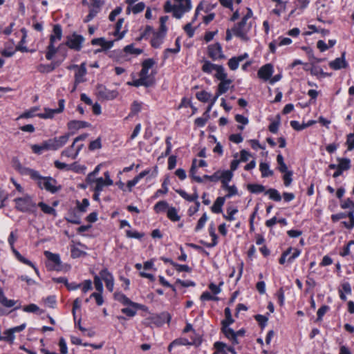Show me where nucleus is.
Listing matches in <instances>:
<instances>
[{"label": "nucleus", "mask_w": 354, "mask_h": 354, "mask_svg": "<svg viewBox=\"0 0 354 354\" xmlns=\"http://www.w3.org/2000/svg\"><path fill=\"white\" fill-rule=\"evenodd\" d=\"M21 173L29 176L34 180L39 188L44 189L50 193H56L61 189V186L57 184L55 179L52 177L41 176L39 173L30 168H21Z\"/></svg>", "instance_id": "nucleus-1"}, {"label": "nucleus", "mask_w": 354, "mask_h": 354, "mask_svg": "<svg viewBox=\"0 0 354 354\" xmlns=\"http://www.w3.org/2000/svg\"><path fill=\"white\" fill-rule=\"evenodd\" d=\"M191 0H174L172 4L169 0H167L164 6V10L166 12H172L173 16L176 19H180L183 15L192 9Z\"/></svg>", "instance_id": "nucleus-2"}, {"label": "nucleus", "mask_w": 354, "mask_h": 354, "mask_svg": "<svg viewBox=\"0 0 354 354\" xmlns=\"http://www.w3.org/2000/svg\"><path fill=\"white\" fill-rule=\"evenodd\" d=\"M252 17V11L247 8V13L243 17L241 21L232 28L234 35L241 38L243 40H248L247 33L251 28V24L248 20Z\"/></svg>", "instance_id": "nucleus-3"}, {"label": "nucleus", "mask_w": 354, "mask_h": 354, "mask_svg": "<svg viewBox=\"0 0 354 354\" xmlns=\"http://www.w3.org/2000/svg\"><path fill=\"white\" fill-rule=\"evenodd\" d=\"M16 209L21 212L35 213L36 212V204L29 196L17 198L14 200Z\"/></svg>", "instance_id": "nucleus-4"}, {"label": "nucleus", "mask_w": 354, "mask_h": 354, "mask_svg": "<svg viewBox=\"0 0 354 354\" xmlns=\"http://www.w3.org/2000/svg\"><path fill=\"white\" fill-rule=\"evenodd\" d=\"M17 236L14 234V232H11L9 238H8V243L11 246L12 250L13 253L15 254L16 258L21 263L26 264L30 267H32L35 272L39 274V272L37 268L35 266V265L28 259L24 257L15 248H14V243L17 240Z\"/></svg>", "instance_id": "nucleus-5"}, {"label": "nucleus", "mask_w": 354, "mask_h": 354, "mask_svg": "<svg viewBox=\"0 0 354 354\" xmlns=\"http://www.w3.org/2000/svg\"><path fill=\"white\" fill-rule=\"evenodd\" d=\"M155 62L152 59H145L142 64V69L140 72V77L144 78L146 82H150L152 85L154 82L153 76L149 74V69L154 65Z\"/></svg>", "instance_id": "nucleus-6"}, {"label": "nucleus", "mask_w": 354, "mask_h": 354, "mask_svg": "<svg viewBox=\"0 0 354 354\" xmlns=\"http://www.w3.org/2000/svg\"><path fill=\"white\" fill-rule=\"evenodd\" d=\"M84 41L83 36L74 33L67 37L66 45L71 49L79 51L82 48Z\"/></svg>", "instance_id": "nucleus-7"}, {"label": "nucleus", "mask_w": 354, "mask_h": 354, "mask_svg": "<svg viewBox=\"0 0 354 354\" xmlns=\"http://www.w3.org/2000/svg\"><path fill=\"white\" fill-rule=\"evenodd\" d=\"M208 55L214 60L225 58L222 51V47L219 43H216L208 46Z\"/></svg>", "instance_id": "nucleus-8"}, {"label": "nucleus", "mask_w": 354, "mask_h": 354, "mask_svg": "<svg viewBox=\"0 0 354 354\" xmlns=\"http://www.w3.org/2000/svg\"><path fill=\"white\" fill-rule=\"evenodd\" d=\"M75 144L76 142L73 141L69 147L63 150L61 153L62 156H66L71 158L72 159H75L83 147L82 144L77 145V147H75Z\"/></svg>", "instance_id": "nucleus-9"}, {"label": "nucleus", "mask_w": 354, "mask_h": 354, "mask_svg": "<svg viewBox=\"0 0 354 354\" xmlns=\"http://www.w3.org/2000/svg\"><path fill=\"white\" fill-rule=\"evenodd\" d=\"M339 164L337 165V169L333 174V178H337L342 174L344 171L348 170L351 167V160L348 158H337Z\"/></svg>", "instance_id": "nucleus-10"}, {"label": "nucleus", "mask_w": 354, "mask_h": 354, "mask_svg": "<svg viewBox=\"0 0 354 354\" xmlns=\"http://www.w3.org/2000/svg\"><path fill=\"white\" fill-rule=\"evenodd\" d=\"M65 101L63 99L59 100V108L55 109H45V113H41L39 116L41 118H52L55 114L59 113L64 109Z\"/></svg>", "instance_id": "nucleus-11"}, {"label": "nucleus", "mask_w": 354, "mask_h": 354, "mask_svg": "<svg viewBox=\"0 0 354 354\" xmlns=\"http://www.w3.org/2000/svg\"><path fill=\"white\" fill-rule=\"evenodd\" d=\"M100 276L105 282L106 288L110 292H112L114 287V278L111 273H110L107 269H103L100 272Z\"/></svg>", "instance_id": "nucleus-12"}, {"label": "nucleus", "mask_w": 354, "mask_h": 354, "mask_svg": "<svg viewBox=\"0 0 354 354\" xmlns=\"http://www.w3.org/2000/svg\"><path fill=\"white\" fill-rule=\"evenodd\" d=\"M273 73V66L270 64H267L262 67L258 71V76L259 78L267 81L270 79Z\"/></svg>", "instance_id": "nucleus-13"}, {"label": "nucleus", "mask_w": 354, "mask_h": 354, "mask_svg": "<svg viewBox=\"0 0 354 354\" xmlns=\"http://www.w3.org/2000/svg\"><path fill=\"white\" fill-rule=\"evenodd\" d=\"M329 66L333 70H339L348 66V63L345 59V53H343L341 57L336 58L335 60L329 62Z\"/></svg>", "instance_id": "nucleus-14"}, {"label": "nucleus", "mask_w": 354, "mask_h": 354, "mask_svg": "<svg viewBox=\"0 0 354 354\" xmlns=\"http://www.w3.org/2000/svg\"><path fill=\"white\" fill-rule=\"evenodd\" d=\"M73 68H76V72L75 74V83L79 84L84 82V77L86 74V64L83 62L80 66H74Z\"/></svg>", "instance_id": "nucleus-15"}, {"label": "nucleus", "mask_w": 354, "mask_h": 354, "mask_svg": "<svg viewBox=\"0 0 354 354\" xmlns=\"http://www.w3.org/2000/svg\"><path fill=\"white\" fill-rule=\"evenodd\" d=\"M222 325V330L225 336L227 339H229L232 342L233 344H238L239 340L238 338H236L235 331L229 327L230 324H224Z\"/></svg>", "instance_id": "nucleus-16"}, {"label": "nucleus", "mask_w": 354, "mask_h": 354, "mask_svg": "<svg viewBox=\"0 0 354 354\" xmlns=\"http://www.w3.org/2000/svg\"><path fill=\"white\" fill-rule=\"evenodd\" d=\"M91 127V124L82 120H71L67 124L69 130H78L83 128Z\"/></svg>", "instance_id": "nucleus-17"}, {"label": "nucleus", "mask_w": 354, "mask_h": 354, "mask_svg": "<svg viewBox=\"0 0 354 354\" xmlns=\"http://www.w3.org/2000/svg\"><path fill=\"white\" fill-rule=\"evenodd\" d=\"M95 182V183L92 187L95 192H102L104 187L113 185V180L111 179H109L108 181H106L102 177L97 178Z\"/></svg>", "instance_id": "nucleus-18"}, {"label": "nucleus", "mask_w": 354, "mask_h": 354, "mask_svg": "<svg viewBox=\"0 0 354 354\" xmlns=\"http://www.w3.org/2000/svg\"><path fill=\"white\" fill-rule=\"evenodd\" d=\"M176 192L184 199L189 202H196L198 201V194L196 188H194V193L189 195L183 189H176Z\"/></svg>", "instance_id": "nucleus-19"}, {"label": "nucleus", "mask_w": 354, "mask_h": 354, "mask_svg": "<svg viewBox=\"0 0 354 354\" xmlns=\"http://www.w3.org/2000/svg\"><path fill=\"white\" fill-rule=\"evenodd\" d=\"M114 299L122 304L124 306L132 305L133 306H138V304L131 301L126 295L122 292H115L113 295Z\"/></svg>", "instance_id": "nucleus-20"}, {"label": "nucleus", "mask_w": 354, "mask_h": 354, "mask_svg": "<svg viewBox=\"0 0 354 354\" xmlns=\"http://www.w3.org/2000/svg\"><path fill=\"white\" fill-rule=\"evenodd\" d=\"M113 41H106L104 38H96L91 41L93 45L100 46L104 50H108L113 46Z\"/></svg>", "instance_id": "nucleus-21"}, {"label": "nucleus", "mask_w": 354, "mask_h": 354, "mask_svg": "<svg viewBox=\"0 0 354 354\" xmlns=\"http://www.w3.org/2000/svg\"><path fill=\"white\" fill-rule=\"evenodd\" d=\"M165 35L162 32H153L151 40V46L154 48H159L163 41Z\"/></svg>", "instance_id": "nucleus-22"}, {"label": "nucleus", "mask_w": 354, "mask_h": 354, "mask_svg": "<svg viewBox=\"0 0 354 354\" xmlns=\"http://www.w3.org/2000/svg\"><path fill=\"white\" fill-rule=\"evenodd\" d=\"M70 138V133H66L59 137L53 138L56 150L64 146Z\"/></svg>", "instance_id": "nucleus-23"}, {"label": "nucleus", "mask_w": 354, "mask_h": 354, "mask_svg": "<svg viewBox=\"0 0 354 354\" xmlns=\"http://www.w3.org/2000/svg\"><path fill=\"white\" fill-rule=\"evenodd\" d=\"M62 36V27L59 24H56L53 27V34L50 35V42L54 43L57 40H60Z\"/></svg>", "instance_id": "nucleus-24"}, {"label": "nucleus", "mask_w": 354, "mask_h": 354, "mask_svg": "<svg viewBox=\"0 0 354 354\" xmlns=\"http://www.w3.org/2000/svg\"><path fill=\"white\" fill-rule=\"evenodd\" d=\"M225 201V197H218L211 207L212 211L216 214L222 212V206L224 205Z\"/></svg>", "instance_id": "nucleus-25"}, {"label": "nucleus", "mask_w": 354, "mask_h": 354, "mask_svg": "<svg viewBox=\"0 0 354 354\" xmlns=\"http://www.w3.org/2000/svg\"><path fill=\"white\" fill-rule=\"evenodd\" d=\"M232 84V80L230 79H226L224 80H221V82L218 85L217 91L218 95H222L226 93L230 84Z\"/></svg>", "instance_id": "nucleus-26"}, {"label": "nucleus", "mask_w": 354, "mask_h": 354, "mask_svg": "<svg viewBox=\"0 0 354 354\" xmlns=\"http://www.w3.org/2000/svg\"><path fill=\"white\" fill-rule=\"evenodd\" d=\"M259 170L261 172V176L268 177L272 176L273 171L270 169V166L266 162H261L259 165Z\"/></svg>", "instance_id": "nucleus-27"}, {"label": "nucleus", "mask_w": 354, "mask_h": 354, "mask_svg": "<svg viewBox=\"0 0 354 354\" xmlns=\"http://www.w3.org/2000/svg\"><path fill=\"white\" fill-rule=\"evenodd\" d=\"M128 306L121 310L122 313L129 317H133L136 315L137 310L140 308V305L138 304V306H133L132 305H127Z\"/></svg>", "instance_id": "nucleus-28"}, {"label": "nucleus", "mask_w": 354, "mask_h": 354, "mask_svg": "<svg viewBox=\"0 0 354 354\" xmlns=\"http://www.w3.org/2000/svg\"><path fill=\"white\" fill-rule=\"evenodd\" d=\"M195 341L192 338L191 340L185 337H179L173 341V344L178 346H190L194 344Z\"/></svg>", "instance_id": "nucleus-29"}, {"label": "nucleus", "mask_w": 354, "mask_h": 354, "mask_svg": "<svg viewBox=\"0 0 354 354\" xmlns=\"http://www.w3.org/2000/svg\"><path fill=\"white\" fill-rule=\"evenodd\" d=\"M0 303L5 307L10 308L16 304V301L12 299H7L4 295L3 290L0 289Z\"/></svg>", "instance_id": "nucleus-30"}, {"label": "nucleus", "mask_w": 354, "mask_h": 354, "mask_svg": "<svg viewBox=\"0 0 354 354\" xmlns=\"http://www.w3.org/2000/svg\"><path fill=\"white\" fill-rule=\"evenodd\" d=\"M218 65L214 64L209 61H204L203 65L202 66V71L205 73L210 74L214 71H215L216 69V67H218Z\"/></svg>", "instance_id": "nucleus-31"}, {"label": "nucleus", "mask_w": 354, "mask_h": 354, "mask_svg": "<svg viewBox=\"0 0 354 354\" xmlns=\"http://www.w3.org/2000/svg\"><path fill=\"white\" fill-rule=\"evenodd\" d=\"M145 4L143 2H140L137 4L128 7L127 9V12H133V14H138L144 10Z\"/></svg>", "instance_id": "nucleus-32"}, {"label": "nucleus", "mask_w": 354, "mask_h": 354, "mask_svg": "<svg viewBox=\"0 0 354 354\" xmlns=\"http://www.w3.org/2000/svg\"><path fill=\"white\" fill-rule=\"evenodd\" d=\"M215 71H216V74H215L214 76L218 80L221 81V80H224L227 79V75L225 73V68H223V66L218 65V66L216 67V69Z\"/></svg>", "instance_id": "nucleus-33"}, {"label": "nucleus", "mask_w": 354, "mask_h": 354, "mask_svg": "<svg viewBox=\"0 0 354 354\" xmlns=\"http://www.w3.org/2000/svg\"><path fill=\"white\" fill-rule=\"evenodd\" d=\"M37 205H38V207H39L41 208L42 212L45 214H51V215L56 214V211L53 207L48 205L47 204H46L43 202L39 203Z\"/></svg>", "instance_id": "nucleus-34"}, {"label": "nucleus", "mask_w": 354, "mask_h": 354, "mask_svg": "<svg viewBox=\"0 0 354 354\" xmlns=\"http://www.w3.org/2000/svg\"><path fill=\"white\" fill-rule=\"evenodd\" d=\"M44 255L46 257L51 261L52 262L55 263L57 266H59L61 263L60 258L59 254L52 253L49 251H45Z\"/></svg>", "instance_id": "nucleus-35"}, {"label": "nucleus", "mask_w": 354, "mask_h": 354, "mask_svg": "<svg viewBox=\"0 0 354 354\" xmlns=\"http://www.w3.org/2000/svg\"><path fill=\"white\" fill-rule=\"evenodd\" d=\"M214 346L216 349L214 354H227L226 352L225 348H227V345L221 342H216L214 343Z\"/></svg>", "instance_id": "nucleus-36"}, {"label": "nucleus", "mask_w": 354, "mask_h": 354, "mask_svg": "<svg viewBox=\"0 0 354 354\" xmlns=\"http://www.w3.org/2000/svg\"><path fill=\"white\" fill-rule=\"evenodd\" d=\"M266 194H268L270 198L274 201H280L281 200V196L280 194L275 189H269L266 192Z\"/></svg>", "instance_id": "nucleus-37"}, {"label": "nucleus", "mask_w": 354, "mask_h": 354, "mask_svg": "<svg viewBox=\"0 0 354 354\" xmlns=\"http://www.w3.org/2000/svg\"><path fill=\"white\" fill-rule=\"evenodd\" d=\"M123 22H124V19H118V21H117V23L115 24V30L114 32V35H115V36L118 35V39H120L123 38V37L124 36V34H125V31H123L121 32H120L122 28Z\"/></svg>", "instance_id": "nucleus-38"}, {"label": "nucleus", "mask_w": 354, "mask_h": 354, "mask_svg": "<svg viewBox=\"0 0 354 354\" xmlns=\"http://www.w3.org/2000/svg\"><path fill=\"white\" fill-rule=\"evenodd\" d=\"M167 215L172 221H178L180 220V216H178L177 209L175 207L168 208Z\"/></svg>", "instance_id": "nucleus-39"}, {"label": "nucleus", "mask_w": 354, "mask_h": 354, "mask_svg": "<svg viewBox=\"0 0 354 354\" xmlns=\"http://www.w3.org/2000/svg\"><path fill=\"white\" fill-rule=\"evenodd\" d=\"M248 189L254 194H259L265 191V187L259 184H249Z\"/></svg>", "instance_id": "nucleus-40"}, {"label": "nucleus", "mask_w": 354, "mask_h": 354, "mask_svg": "<svg viewBox=\"0 0 354 354\" xmlns=\"http://www.w3.org/2000/svg\"><path fill=\"white\" fill-rule=\"evenodd\" d=\"M140 31H141L140 35L137 38V41H139L140 40H142V39H147L149 37V36L150 35V34L151 32H153V28L150 26H147L144 30L140 29Z\"/></svg>", "instance_id": "nucleus-41"}, {"label": "nucleus", "mask_w": 354, "mask_h": 354, "mask_svg": "<svg viewBox=\"0 0 354 354\" xmlns=\"http://www.w3.org/2000/svg\"><path fill=\"white\" fill-rule=\"evenodd\" d=\"M142 109V103L138 101H134L131 106V112L129 115V117L138 114Z\"/></svg>", "instance_id": "nucleus-42"}, {"label": "nucleus", "mask_w": 354, "mask_h": 354, "mask_svg": "<svg viewBox=\"0 0 354 354\" xmlns=\"http://www.w3.org/2000/svg\"><path fill=\"white\" fill-rule=\"evenodd\" d=\"M55 68V66L54 64H39L37 66V70L40 73H50L53 71Z\"/></svg>", "instance_id": "nucleus-43"}, {"label": "nucleus", "mask_w": 354, "mask_h": 354, "mask_svg": "<svg viewBox=\"0 0 354 354\" xmlns=\"http://www.w3.org/2000/svg\"><path fill=\"white\" fill-rule=\"evenodd\" d=\"M277 162L279 165L278 169L280 172H285L287 171L288 167L284 162L283 157L281 154H278L277 156Z\"/></svg>", "instance_id": "nucleus-44"}, {"label": "nucleus", "mask_w": 354, "mask_h": 354, "mask_svg": "<svg viewBox=\"0 0 354 354\" xmlns=\"http://www.w3.org/2000/svg\"><path fill=\"white\" fill-rule=\"evenodd\" d=\"M196 95L198 100L203 102H208L211 97V94L205 91L198 92Z\"/></svg>", "instance_id": "nucleus-45"}, {"label": "nucleus", "mask_w": 354, "mask_h": 354, "mask_svg": "<svg viewBox=\"0 0 354 354\" xmlns=\"http://www.w3.org/2000/svg\"><path fill=\"white\" fill-rule=\"evenodd\" d=\"M57 53V48L54 46V43L50 42L47 48V52L46 54V57L48 60H50L53 59L55 53Z\"/></svg>", "instance_id": "nucleus-46"}, {"label": "nucleus", "mask_w": 354, "mask_h": 354, "mask_svg": "<svg viewBox=\"0 0 354 354\" xmlns=\"http://www.w3.org/2000/svg\"><path fill=\"white\" fill-rule=\"evenodd\" d=\"M127 84L129 85L134 86H136V87H138L140 86H147V87L151 86L150 84V82H146L144 80V78H141L140 77H139V79H138L136 80H134L132 82H128Z\"/></svg>", "instance_id": "nucleus-47"}, {"label": "nucleus", "mask_w": 354, "mask_h": 354, "mask_svg": "<svg viewBox=\"0 0 354 354\" xmlns=\"http://www.w3.org/2000/svg\"><path fill=\"white\" fill-rule=\"evenodd\" d=\"M124 51L126 53L134 54V55H140L142 53V50L140 48H134L133 44L127 45L124 47Z\"/></svg>", "instance_id": "nucleus-48"}, {"label": "nucleus", "mask_w": 354, "mask_h": 354, "mask_svg": "<svg viewBox=\"0 0 354 354\" xmlns=\"http://www.w3.org/2000/svg\"><path fill=\"white\" fill-rule=\"evenodd\" d=\"M168 208H169L168 206V203L166 201H163L158 202L154 206V209L158 213L164 212L167 209H168Z\"/></svg>", "instance_id": "nucleus-49"}, {"label": "nucleus", "mask_w": 354, "mask_h": 354, "mask_svg": "<svg viewBox=\"0 0 354 354\" xmlns=\"http://www.w3.org/2000/svg\"><path fill=\"white\" fill-rule=\"evenodd\" d=\"M196 160L194 159L193 160V162H192V167L190 169V175L198 183H202L203 182V179L202 178L199 177V176H196L195 175L196 172Z\"/></svg>", "instance_id": "nucleus-50"}, {"label": "nucleus", "mask_w": 354, "mask_h": 354, "mask_svg": "<svg viewBox=\"0 0 354 354\" xmlns=\"http://www.w3.org/2000/svg\"><path fill=\"white\" fill-rule=\"evenodd\" d=\"M55 166L59 169H66V170H74V171H77L75 168H73V165H68L66 163H64V162H62L59 160H55Z\"/></svg>", "instance_id": "nucleus-51"}, {"label": "nucleus", "mask_w": 354, "mask_h": 354, "mask_svg": "<svg viewBox=\"0 0 354 354\" xmlns=\"http://www.w3.org/2000/svg\"><path fill=\"white\" fill-rule=\"evenodd\" d=\"M340 206L342 209H348L354 212V201L350 198H347L346 201H342Z\"/></svg>", "instance_id": "nucleus-52"}, {"label": "nucleus", "mask_w": 354, "mask_h": 354, "mask_svg": "<svg viewBox=\"0 0 354 354\" xmlns=\"http://www.w3.org/2000/svg\"><path fill=\"white\" fill-rule=\"evenodd\" d=\"M283 173L284 174L283 176L284 185L285 186L288 187L292 181V171L287 170V171Z\"/></svg>", "instance_id": "nucleus-53"}, {"label": "nucleus", "mask_w": 354, "mask_h": 354, "mask_svg": "<svg viewBox=\"0 0 354 354\" xmlns=\"http://www.w3.org/2000/svg\"><path fill=\"white\" fill-rule=\"evenodd\" d=\"M207 218H208V217L207 216V214L204 213L203 214V216L201 217V218L198 220V223L196 226L195 230L196 231L201 230L205 226V224L207 222Z\"/></svg>", "instance_id": "nucleus-54"}, {"label": "nucleus", "mask_w": 354, "mask_h": 354, "mask_svg": "<svg viewBox=\"0 0 354 354\" xmlns=\"http://www.w3.org/2000/svg\"><path fill=\"white\" fill-rule=\"evenodd\" d=\"M349 222L344 221L342 223L348 229H352L354 227V214L353 211H350L348 214Z\"/></svg>", "instance_id": "nucleus-55"}, {"label": "nucleus", "mask_w": 354, "mask_h": 354, "mask_svg": "<svg viewBox=\"0 0 354 354\" xmlns=\"http://www.w3.org/2000/svg\"><path fill=\"white\" fill-rule=\"evenodd\" d=\"M225 319L222 321V324H231L234 322V319L232 317L231 310L229 308L225 309Z\"/></svg>", "instance_id": "nucleus-56"}, {"label": "nucleus", "mask_w": 354, "mask_h": 354, "mask_svg": "<svg viewBox=\"0 0 354 354\" xmlns=\"http://www.w3.org/2000/svg\"><path fill=\"white\" fill-rule=\"evenodd\" d=\"M101 279L102 278L100 277L97 275L94 276V285L98 292H103V285Z\"/></svg>", "instance_id": "nucleus-57"}, {"label": "nucleus", "mask_w": 354, "mask_h": 354, "mask_svg": "<svg viewBox=\"0 0 354 354\" xmlns=\"http://www.w3.org/2000/svg\"><path fill=\"white\" fill-rule=\"evenodd\" d=\"M238 212V209L234 207H229L227 209V215H224V218L228 221H234V215Z\"/></svg>", "instance_id": "nucleus-58"}, {"label": "nucleus", "mask_w": 354, "mask_h": 354, "mask_svg": "<svg viewBox=\"0 0 354 354\" xmlns=\"http://www.w3.org/2000/svg\"><path fill=\"white\" fill-rule=\"evenodd\" d=\"M81 284L82 291L83 293H86L92 289V281L90 279L84 280Z\"/></svg>", "instance_id": "nucleus-59"}, {"label": "nucleus", "mask_w": 354, "mask_h": 354, "mask_svg": "<svg viewBox=\"0 0 354 354\" xmlns=\"http://www.w3.org/2000/svg\"><path fill=\"white\" fill-rule=\"evenodd\" d=\"M232 176L233 174L231 171H224L220 174V180L221 181H230Z\"/></svg>", "instance_id": "nucleus-60"}, {"label": "nucleus", "mask_w": 354, "mask_h": 354, "mask_svg": "<svg viewBox=\"0 0 354 354\" xmlns=\"http://www.w3.org/2000/svg\"><path fill=\"white\" fill-rule=\"evenodd\" d=\"M172 266L176 268L178 272H189L191 268L187 265H180L176 263H172Z\"/></svg>", "instance_id": "nucleus-61"}, {"label": "nucleus", "mask_w": 354, "mask_h": 354, "mask_svg": "<svg viewBox=\"0 0 354 354\" xmlns=\"http://www.w3.org/2000/svg\"><path fill=\"white\" fill-rule=\"evenodd\" d=\"M309 124H301L299 122L292 120L290 122V126L297 131H301L306 127H307Z\"/></svg>", "instance_id": "nucleus-62"}, {"label": "nucleus", "mask_w": 354, "mask_h": 354, "mask_svg": "<svg viewBox=\"0 0 354 354\" xmlns=\"http://www.w3.org/2000/svg\"><path fill=\"white\" fill-rule=\"evenodd\" d=\"M90 298H94L98 306H102L104 303V299L102 296V292H93L90 295Z\"/></svg>", "instance_id": "nucleus-63"}, {"label": "nucleus", "mask_w": 354, "mask_h": 354, "mask_svg": "<svg viewBox=\"0 0 354 354\" xmlns=\"http://www.w3.org/2000/svg\"><path fill=\"white\" fill-rule=\"evenodd\" d=\"M86 253L82 251L80 249H79L76 246H73L71 248V257L73 258H78L80 257L82 255H84Z\"/></svg>", "instance_id": "nucleus-64"}]
</instances>
